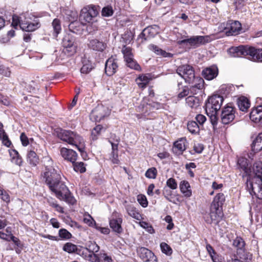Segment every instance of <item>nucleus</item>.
Listing matches in <instances>:
<instances>
[{"instance_id":"obj_1","label":"nucleus","mask_w":262,"mask_h":262,"mask_svg":"<svg viewBox=\"0 0 262 262\" xmlns=\"http://www.w3.org/2000/svg\"><path fill=\"white\" fill-rule=\"evenodd\" d=\"M54 134L62 141L75 146L81 154L84 152L83 139L76 133L57 128L54 130Z\"/></svg>"},{"instance_id":"obj_2","label":"nucleus","mask_w":262,"mask_h":262,"mask_svg":"<svg viewBox=\"0 0 262 262\" xmlns=\"http://www.w3.org/2000/svg\"><path fill=\"white\" fill-rule=\"evenodd\" d=\"M253 172L255 176L253 178L252 182L250 183L249 186L251 190L250 194H254L259 199H262V162H257L253 165Z\"/></svg>"},{"instance_id":"obj_3","label":"nucleus","mask_w":262,"mask_h":262,"mask_svg":"<svg viewBox=\"0 0 262 262\" xmlns=\"http://www.w3.org/2000/svg\"><path fill=\"white\" fill-rule=\"evenodd\" d=\"M25 16H18L14 15L12 16V25L16 28L18 25L22 30L27 32H33L40 27V24L38 20H34L33 22L26 21Z\"/></svg>"},{"instance_id":"obj_4","label":"nucleus","mask_w":262,"mask_h":262,"mask_svg":"<svg viewBox=\"0 0 262 262\" xmlns=\"http://www.w3.org/2000/svg\"><path fill=\"white\" fill-rule=\"evenodd\" d=\"M222 208L211 205L209 212H205L203 217L207 224H214L219 227V223L222 221L223 217Z\"/></svg>"},{"instance_id":"obj_5","label":"nucleus","mask_w":262,"mask_h":262,"mask_svg":"<svg viewBox=\"0 0 262 262\" xmlns=\"http://www.w3.org/2000/svg\"><path fill=\"white\" fill-rule=\"evenodd\" d=\"M98 14V11L95 6H89L81 10L79 20L81 24L85 25L92 21Z\"/></svg>"},{"instance_id":"obj_6","label":"nucleus","mask_w":262,"mask_h":262,"mask_svg":"<svg viewBox=\"0 0 262 262\" xmlns=\"http://www.w3.org/2000/svg\"><path fill=\"white\" fill-rule=\"evenodd\" d=\"M177 73L182 77L186 82L193 83L195 79L194 71L192 66L184 64L179 66L177 69Z\"/></svg>"},{"instance_id":"obj_7","label":"nucleus","mask_w":262,"mask_h":262,"mask_svg":"<svg viewBox=\"0 0 262 262\" xmlns=\"http://www.w3.org/2000/svg\"><path fill=\"white\" fill-rule=\"evenodd\" d=\"M224 98L219 95H214L209 97L206 104V112L207 115L210 112H217L223 103Z\"/></svg>"},{"instance_id":"obj_8","label":"nucleus","mask_w":262,"mask_h":262,"mask_svg":"<svg viewBox=\"0 0 262 262\" xmlns=\"http://www.w3.org/2000/svg\"><path fill=\"white\" fill-rule=\"evenodd\" d=\"M208 42H209V37L208 36H193L189 38L179 41V43L196 48Z\"/></svg>"},{"instance_id":"obj_9","label":"nucleus","mask_w":262,"mask_h":262,"mask_svg":"<svg viewBox=\"0 0 262 262\" xmlns=\"http://www.w3.org/2000/svg\"><path fill=\"white\" fill-rule=\"evenodd\" d=\"M233 245L236 248L239 258L248 261L251 259V255L245 252V243L241 237H236L233 242Z\"/></svg>"},{"instance_id":"obj_10","label":"nucleus","mask_w":262,"mask_h":262,"mask_svg":"<svg viewBox=\"0 0 262 262\" xmlns=\"http://www.w3.org/2000/svg\"><path fill=\"white\" fill-rule=\"evenodd\" d=\"M236 109L231 104L224 106L221 114V119L223 124H228L235 119Z\"/></svg>"},{"instance_id":"obj_11","label":"nucleus","mask_w":262,"mask_h":262,"mask_svg":"<svg viewBox=\"0 0 262 262\" xmlns=\"http://www.w3.org/2000/svg\"><path fill=\"white\" fill-rule=\"evenodd\" d=\"M43 177L45 179V182L47 185L51 187H53L52 183L59 180H61L60 173L53 167H49L47 168V169H45Z\"/></svg>"},{"instance_id":"obj_12","label":"nucleus","mask_w":262,"mask_h":262,"mask_svg":"<svg viewBox=\"0 0 262 262\" xmlns=\"http://www.w3.org/2000/svg\"><path fill=\"white\" fill-rule=\"evenodd\" d=\"M159 32V28L158 26H150L145 28L140 33L138 39H141V43L149 40L154 38Z\"/></svg>"},{"instance_id":"obj_13","label":"nucleus","mask_w":262,"mask_h":262,"mask_svg":"<svg viewBox=\"0 0 262 262\" xmlns=\"http://www.w3.org/2000/svg\"><path fill=\"white\" fill-rule=\"evenodd\" d=\"M137 252L143 262H158L154 253L145 247H139Z\"/></svg>"},{"instance_id":"obj_14","label":"nucleus","mask_w":262,"mask_h":262,"mask_svg":"<svg viewBox=\"0 0 262 262\" xmlns=\"http://www.w3.org/2000/svg\"><path fill=\"white\" fill-rule=\"evenodd\" d=\"M108 114V110L104 106L99 104L92 110L90 117L95 121H100Z\"/></svg>"},{"instance_id":"obj_15","label":"nucleus","mask_w":262,"mask_h":262,"mask_svg":"<svg viewBox=\"0 0 262 262\" xmlns=\"http://www.w3.org/2000/svg\"><path fill=\"white\" fill-rule=\"evenodd\" d=\"M242 25L238 21H229L225 28L224 31L227 36L236 35L241 32Z\"/></svg>"},{"instance_id":"obj_16","label":"nucleus","mask_w":262,"mask_h":262,"mask_svg":"<svg viewBox=\"0 0 262 262\" xmlns=\"http://www.w3.org/2000/svg\"><path fill=\"white\" fill-rule=\"evenodd\" d=\"M52 184L53 187L48 186L50 190L55 193L58 199H62V194L63 193H66V192H68V188L61 180H59Z\"/></svg>"},{"instance_id":"obj_17","label":"nucleus","mask_w":262,"mask_h":262,"mask_svg":"<svg viewBox=\"0 0 262 262\" xmlns=\"http://www.w3.org/2000/svg\"><path fill=\"white\" fill-rule=\"evenodd\" d=\"M247 58L254 62H262V49H256L253 47L248 46L247 48Z\"/></svg>"},{"instance_id":"obj_18","label":"nucleus","mask_w":262,"mask_h":262,"mask_svg":"<svg viewBox=\"0 0 262 262\" xmlns=\"http://www.w3.org/2000/svg\"><path fill=\"white\" fill-rule=\"evenodd\" d=\"M64 52L67 53L68 55H73L76 51V46L74 39L69 35L66 36L62 40Z\"/></svg>"},{"instance_id":"obj_19","label":"nucleus","mask_w":262,"mask_h":262,"mask_svg":"<svg viewBox=\"0 0 262 262\" xmlns=\"http://www.w3.org/2000/svg\"><path fill=\"white\" fill-rule=\"evenodd\" d=\"M118 65L117 60L112 56L109 58L105 62V72L107 75L112 76L117 71Z\"/></svg>"},{"instance_id":"obj_20","label":"nucleus","mask_w":262,"mask_h":262,"mask_svg":"<svg viewBox=\"0 0 262 262\" xmlns=\"http://www.w3.org/2000/svg\"><path fill=\"white\" fill-rule=\"evenodd\" d=\"M218 68L214 65L206 68L202 71L203 76L208 80L213 79L218 75Z\"/></svg>"},{"instance_id":"obj_21","label":"nucleus","mask_w":262,"mask_h":262,"mask_svg":"<svg viewBox=\"0 0 262 262\" xmlns=\"http://www.w3.org/2000/svg\"><path fill=\"white\" fill-rule=\"evenodd\" d=\"M247 46H240L238 47H233L229 49L228 52L230 56L234 57L246 56L247 55Z\"/></svg>"},{"instance_id":"obj_22","label":"nucleus","mask_w":262,"mask_h":262,"mask_svg":"<svg viewBox=\"0 0 262 262\" xmlns=\"http://www.w3.org/2000/svg\"><path fill=\"white\" fill-rule=\"evenodd\" d=\"M60 154L65 160L72 163H74L77 158V154L74 150L65 147L61 148Z\"/></svg>"},{"instance_id":"obj_23","label":"nucleus","mask_w":262,"mask_h":262,"mask_svg":"<svg viewBox=\"0 0 262 262\" xmlns=\"http://www.w3.org/2000/svg\"><path fill=\"white\" fill-rule=\"evenodd\" d=\"M250 118L252 121L262 124V105L258 106L252 110L250 114Z\"/></svg>"},{"instance_id":"obj_24","label":"nucleus","mask_w":262,"mask_h":262,"mask_svg":"<svg viewBox=\"0 0 262 262\" xmlns=\"http://www.w3.org/2000/svg\"><path fill=\"white\" fill-rule=\"evenodd\" d=\"M88 46L91 49L99 52H102L106 48V45L103 41L97 39L91 40Z\"/></svg>"},{"instance_id":"obj_25","label":"nucleus","mask_w":262,"mask_h":262,"mask_svg":"<svg viewBox=\"0 0 262 262\" xmlns=\"http://www.w3.org/2000/svg\"><path fill=\"white\" fill-rule=\"evenodd\" d=\"M122 222V220L120 217L116 219H111L110 221V227L114 232L120 233L122 232V228L121 225Z\"/></svg>"},{"instance_id":"obj_26","label":"nucleus","mask_w":262,"mask_h":262,"mask_svg":"<svg viewBox=\"0 0 262 262\" xmlns=\"http://www.w3.org/2000/svg\"><path fill=\"white\" fill-rule=\"evenodd\" d=\"M149 74L140 75L136 80L138 86L142 89L145 88L151 79Z\"/></svg>"},{"instance_id":"obj_27","label":"nucleus","mask_w":262,"mask_h":262,"mask_svg":"<svg viewBox=\"0 0 262 262\" xmlns=\"http://www.w3.org/2000/svg\"><path fill=\"white\" fill-rule=\"evenodd\" d=\"M237 104L239 110L243 112L247 111L250 105L249 100L244 96H241L238 99Z\"/></svg>"},{"instance_id":"obj_28","label":"nucleus","mask_w":262,"mask_h":262,"mask_svg":"<svg viewBox=\"0 0 262 262\" xmlns=\"http://www.w3.org/2000/svg\"><path fill=\"white\" fill-rule=\"evenodd\" d=\"M251 147L254 152H258L262 149V133H259L253 141Z\"/></svg>"},{"instance_id":"obj_29","label":"nucleus","mask_w":262,"mask_h":262,"mask_svg":"<svg viewBox=\"0 0 262 262\" xmlns=\"http://www.w3.org/2000/svg\"><path fill=\"white\" fill-rule=\"evenodd\" d=\"M194 81H196V83L190 88V94L193 95L196 94L197 91L202 89L204 83L203 79L198 77H195Z\"/></svg>"},{"instance_id":"obj_30","label":"nucleus","mask_w":262,"mask_h":262,"mask_svg":"<svg viewBox=\"0 0 262 262\" xmlns=\"http://www.w3.org/2000/svg\"><path fill=\"white\" fill-rule=\"evenodd\" d=\"M39 158L37 154L32 150H30L27 154V162L32 166H36L39 163Z\"/></svg>"},{"instance_id":"obj_31","label":"nucleus","mask_w":262,"mask_h":262,"mask_svg":"<svg viewBox=\"0 0 262 262\" xmlns=\"http://www.w3.org/2000/svg\"><path fill=\"white\" fill-rule=\"evenodd\" d=\"M186 103L192 108H196L200 105V100L196 97L189 96L186 98Z\"/></svg>"},{"instance_id":"obj_32","label":"nucleus","mask_w":262,"mask_h":262,"mask_svg":"<svg viewBox=\"0 0 262 262\" xmlns=\"http://www.w3.org/2000/svg\"><path fill=\"white\" fill-rule=\"evenodd\" d=\"M225 201V196L223 193H217L214 197L211 205H214L220 208H222L224 202Z\"/></svg>"},{"instance_id":"obj_33","label":"nucleus","mask_w":262,"mask_h":262,"mask_svg":"<svg viewBox=\"0 0 262 262\" xmlns=\"http://www.w3.org/2000/svg\"><path fill=\"white\" fill-rule=\"evenodd\" d=\"M190 188L189 183L186 181H183L180 184V189L182 193L186 196H190L191 195V191Z\"/></svg>"},{"instance_id":"obj_34","label":"nucleus","mask_w":262,"mask_h":262,"mask_svg":"<svg viewBox=\"0 0 262 262\" xmlns=\"http://www.w3.org/2000/svg\"><path fill=\"white\" fill-rule=\"evenodd\" d=\"M186 139L185 138H181L174 143V149L177 150L179 154H181L186 149L185 142Z\"/></svg>"},{"instance_id":"obj_35","label":"nucleus","mask_w":262,"mask_h":262,"mask_svg":"<svg viewBox=\"0 0 262 262\" xmlns=\"http://www.w3.org/2000/svg\"><path fill=\"white\" fill-rule=\"evenodd\" d=\"M82 63L83 66L80 69L81 73L88 74L94 68L92 63L88 59H84Z\"/></svg>"},{"instance_id":"obj_36","label":"nucleus","mask_w":262,"mask_h":262,"mask_svg":"<svg viewBox=\"0 0 262 262\" xmlns=\"http://www.w3.org/2000/svg\"><path fill=\"white\" fill-rule=\"evenodd\" d=\"M126 209L129 215L137 220H140L141 215L134 206L128 205Z\"/></svg>"},{"instance_id":"obj_37","label":"nucleus","mask_w":262,"mask_h":262,"mask_svg":"<svg viewBox=\"0 0 262 262\" xmlns=\"http://www.w3.org/2000/svg\"><path fill=\"white\" fill-rule=\"evenodd\" d=\"M187 129L192 134H197L200 132V127L196 122L194 121H188L187 123Z\"/></svg>"},{"instance_id":"obj_38","label":"nucleus","mask_w":262,"mask_h":262,"mask_svg":"<svg viewBox=\"0 0 262 262\" xmlns=\"http://www.w3.org/2000/svg\"><path fill=\"white\" fill-rule=\"evenodd\" d=\"M62 198L59 199L60 200H64L68 204L73 205L76 202V200L74 197L71 194L70 191L68 188V192L63 193L62 194Z\"/></svg>"},{"instance_id":"obj_39","label":"nucleus","mask_w":262,"mask_h":262,"mask_svg":"<svg viewBox=\"0 0 262 262\" xmlns=\"http://www.w3.org/2000/svg\"><path fill=\"white\" fill-rule=\"evenodd\" d=\"M122 52L125 61L133 58V54L132 52V49L130 47L124 46L122 49Z\"/></svg>"},{"instance_id":"obj_40","label":"nucleus","mask_w":262,"mask_h":262,"mask_svg":"<svg viewBox=\"0 0 262 262\" xmlns=\"http://www.w3.org/2000/svg\"><path fill=\"white\" fill-rule=\"evenodd\" d=\"M149 48L157 55H161L163 57H167L170 55V53H167L166 51L162 50L158 46L154 45H150Z\"/></svg>"},{"instance_id":"obj_41","label":"nucleus","mask_w":262,"mask_h":262,"mask_svg":"<svg viewBox=\"0 0 262 262\" xmlns=\"http://www.w3.org/2000/svg\"><path fill=\"white\" fill-rule=\"evenodd\" d=\"M52 26L54 29V36H57L61 30L60 20L57 18L54 19L52 22Z\"/></svg>"},{"instance_id":"obj_42","label":"nucleus","mask_w":262,"mask_h":262,"mask_svg":"<svg viewBox=\"0 0 262 262\" xmlns=\"http://www.w3.org/2000/svg\"><path fill=\"white\" fill-rule=\"evenodd\" d=\"M77 249V246L71 243H66L63 247V251L69 253L75 252Z\"/></svg>"},{"instance_id":"obj_43","label":"nucleus","mask_w":262,"mask_h":262,"mask_svg":"<svg viewBox=\"0 0 262 262\" xmlns=\"http://www.w3.org/2000/svg\"><path fill=\"white\" fill-rule=\"evenodd\" d=\"M74 169L76 172L83 173L85 171L86 168L83 162H74L73 163Z\"/></svg>"},{"instance_id":"obj_44","label":"nucleus","mask_w":262,"mask_h":262,"mask_svg":"<svg viewBox=\"0 0 262 262\" xmlns=\"http://www.w3.org/2000/svg\"><path fill=\"white\" fill-rule=\"evenodd\" d=\"M126 62L127 66L130 68L139 71L141 70L140 65L138 64L135 60H134V58L131 59V60L126 61Z\"/></svg>"},{"instance_id":"obj_45","label":"nucleus","mask_w":262,"mask_h":262,"mask_svg":"<svg viewBox=\"0 0 262 262\" xmlns=\"http://www.w3.org/2000/svg\"><path fill=\"white\" fill-rule=\"evenodd\" d=\"M157 174V170L156 168H149L145 172V176L149 179H155Z\"/></svg>"},{"instance_id":"obj_46","label":"nucleus","mask_w":262,"mask_h":262,"mask_svg":"<svg viewBox=\"0 0 262 262\" xmlns=\"http://www.w3.org/2000/svg\"><path fill=\"white\" fill-rule=\"evenodd\" d=\"M160 248L162 252L167 255H169L172 253L171 248L165 243H162L160 244Z\"/></svg>"},{"instance_id":"obj_47","label":"nucleus","mask_w":262,"mask_h":262,"mask_svg":"<svg viewBox=\"0 0 262 262\" xmlns=\"http://www.w3.org/2000/svg\"><path fill=\"white\" fill-rule=\"evenodd\" d=\"M58 234L59 237L63 239H69L72 237V234L65 229H60Z\"/></svg>"},{"instance_id":"obj_48","label":"nucleus","mask_w":262,"mask_h":262,"mask_svg":"<svg viewBox=\"0 0 262 262\" xmlns=\"http://www.w3.org/2000/svg\"><path fill=\"white\" fill-rule=\"evenodd\" d=\"M166 187L171 189H177L178 184L176 180L172 178L168 179L166 182Z\"/></svg>"},{"instance_id":"obj_49","label":"nucleus","mask_w":262,"mask_h":262,"mask_svg":"<svg viewBox=\"0 0 262 262\" xmlns=\"http://www.w3.org/2000/svg\"><path fill=\"white\" fill-rule=\"evenodd\" d=\"M139 224L141 227L146 230L149 233H152L154 232V229L150 224L146 222H140Z\"/></svg>"},{"instance_id":"obj_50","label":"nucleus","mask_w":262,"mask_h":262,"mask_svg":"<svg viewBox=\"0 0 262 262\" xmlns=\"http://www.w3.org/2000/svg\"><path fill=\"white\" fill-rule=\"evenodd\" d=\"M113 10L111 6H106L104 7L102 10V15L104 16L108 17L112 15Z\"/></svg>"},{"instance_id":"obj_51","label":"nucleus","mask_w":262,"mask_h":262,"mask_svg":"<svg viewBox=\"0 0 262 262\" xmlns=\"http://www.w3.org/2000/svg\"><path fill=\"white\" fill-rule=\"evenodd\" d=\"M103 129V127L101 125H97L92 132V136L93 140L97 139V135H99L101 131Z\"/></svg>"},{"instance_id":"obj_52","label":"nucleus","mask_w":262,"mask_h":262,"mask_svg":"<svg viewBox=\"0 0 262 262\" xmlns=\"http://www.w3.org/2000/svg\"><path fill=\"white\" fill-rule=\"evenodd\" d=\"M86 249L90 253H95L99 250V247L95 243H92Z\"/></svg>"},{"instance_id":"obj_53","label":"nucleus","mask_w":262,"mask_h":262,"mask_svg":"<svg viewBox=\"0 0 262 262\" xmlns=\"http://www.w3.org/2000/svg\"><path fill=\"white\" fill-rule=\"evenodd\" d=\"M42 162L45 166V169H47V168L49 167H53V161L52 160L51 158L50 157H44L43 158Z\"/></svg>"},{"instance_id":"obj_54","label":"nucleus","mask_w":262,"mask_h":262,"mask_svg":"<svg viewBox=\"0 0 262 262\" xmlns=\"http://www.w3.org/2000/svg\"><path fill=\"white\" fill-rule=\"evenodd\" d=\"M216 114L217 112H210L209 115H208L209 117L210 122L214 127L217 124V118Z\"/></svg>"},{"instance_id":"obj_55","label":"nucleus","mask_w":262,"mask_h":262,"mask_svg":"<svg viewBox=\"0 0 262 262\" xmlns=\"http://www.w3.org/2000/svg\"><path fill=\"white\" fill-rule=\"evenodd\" d=\"M0 74L9 77L10 76L11 71L8 68L3 65H0Z\"/></svg>"},{"instance_id":"obj_56","label":"nucleus","mask_w":262,"mask_h":262,"mask_svg":"<svg viewBox=\"0 0 262 262\" xmlns=\"http://www.w3.org/2000/svg\"><path fill=\"white\" fill-rule=\"evenodd\" d=\"M138 201L143 207H147L148 205L147 199L144 195H139L138 196Z\"/></svg>"},{"instance_id":"obj_57","label":"nucleus","mask_w":262,"mask_h":262,"mask_svg":"<svg viewBox=\"0 0 262 262\" xmlns=\"http://www.w3.org/2000/svg\"><path fill=\"white\" fill-rule=\"evenodd\" d=\"M238 164L241 168L245 170L248 166L247 160L244 158H240L238 160Z\"/></svg>"},{"instance_id":"obj_58","label":"nucleus","mask_w":262,"mask_h":262,"mask_svg":"<svg viewBox=\"0 0 262 262\" xmlns=\"http://www.w3.org/2000/svg\"><path fill=\"white\" fill-rule=\"evenodd\" d=\"M2 140L3 144L7 147H9L11 144V142L8 138V136L6 133L2 136V138H0Z\"/></svg>"},{"instance_id":"obj_59","label":"nucleus","mask_w":262,"mask_h":262,"mask_svg":"<svg viewBox=\"0 0 262 262\" xmlns=\"http://www.w3.org/2000/svg\"><path fill=\"white\" fill-rule=\"evenodd\" d=\"M83 221L89 226L92 227H93L94 226V223H96L95 220L90 215H88L87 216L85 217L83 219Z\"/></svg>"},{"instance_id":"obj_60","label":"nucleus","mask_w":262,"mask_h":262,"mask_svg":"<svg viewBox=\"0 0 262 262\" xmlns=\"http://www.w3.org/2000/svg\"><path fill=\"white\" fill-rule=\"evenodd\" d=\"M189 94H190V89L185 86L183 88V91L178 94V97L182 99Z\"/></svg>"},{"instance_id":"obj_61","label":"nucleus","mask_w":262,"mask_h":262,"mask_svg":"<svg viewBox=\"0 0 262 262\" xmlns=\"http://www.w3.org/2000/svg\"><path fill=\"white\" fill-rule=\"evenodd\" d=\"M100 258L103 262H113L112 257L107 255L105 253H101L100 254Z\"/></svg>"},{"instance_id":"obj_62","label":"nucleus","mask_w":262,"mask_h":262,"mask_svg":"<svg viewBox=\"0 0 262 262\" xmlns=\"http://www.w3.org/2000/svg\"><path fill=\"white\" fill-rule=\"evenodd\" d=\"M88 260L91 262H100V257H98L95 253H90L88 256Z\"/></svg>"},{"instance_id":"obj_63","label":"nucleus","mask_w":262,"mask_h":262,"mask_svg":"<svg viewBox=\"0 0 262 262\" xmlns=\"http://www.w3.org/2000/svg\"><path fill=\"white\" fill-rule=\"evenodd\" d=\"M20 141L24 146H26L29 144V140L25 133L21 134L20 136Z\"/></svg>"},{"instance_id":"obj_64","label":"nucleus","mask_w":262,"mask_h":262,"mask_svg":"<svg viewBox=\"0 0 262 262\" xmlns=\"http://www.w3.org/2000/svg\"><path fill=\"white\" fill-rule=\"evenodd\" d=\"M196 121L200 124V125H203L206 120V118L205 116L202 114H198L195 117Z\"/></svg>"}]
</instances>
